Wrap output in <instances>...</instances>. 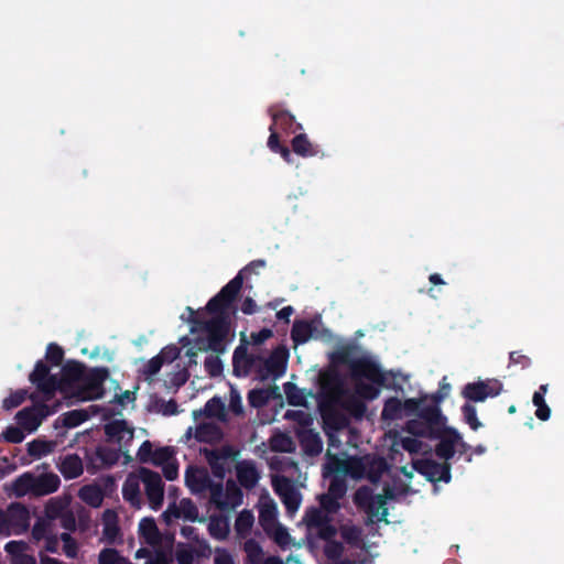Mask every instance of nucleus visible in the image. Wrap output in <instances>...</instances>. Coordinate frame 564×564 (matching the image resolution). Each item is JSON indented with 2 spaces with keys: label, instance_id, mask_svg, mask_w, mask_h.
I'll list each match as a JSON object with an SVG mask.
<instances>
[{
  "label": "nucleus",
  "instance_id": "f257e3e1",
  "mask_svg": "<svg viewBox=\"0 0 564 564\" xmlns=\"http://www.w3.org/2000/svg\"><path fill=\"white\" fill-rule=\"evenodd\" d=\"M246 273L247 267H243L232 280L207 302L206 311L214 316L209 319V328L205 332L206 337L195 338L194 348L197 350H212L216 354L225 351V341L229 330L228 312L232 308L242 288Z\"/></svg>",
  "mask_w": 564,
  "mask_h": 564
},
{
  "label": "nucleus",
  "instance_id": "f03ea898",
  "mask_svg": "<svg viewBox=\"0 0 564 564\" xmlns=\"http://www.w3.org/2000/svg\"><path fill=\"white\" fill-rule=\"evenodd\" d=\"M356 349L354 345L340 346L330 355V360L347 365L355 380L356 394L361 400L372 401L378 398L381 387H389L387 377H393V373L384 372L379 364L368 357L354 358Z\"/></svg>",
  "mask_w": 564,
  "mask_h": 564
},
{
  "label": "nucleus",
  "instance_id": "7ed1b4c3",
  "mask_svg": "<svg viewBox=\"0 0 564 564\" xmlns=\"http://www.w3.org/2000/svg\"><path fill=\"white\" fill-rule=\"evenodd\" d=\"M200 454L210 466L214 477L223 480L235 468L240 487L247 489V460H238L239 451L232 445L214 449L202 448Z\"/></svg>",
  "mask_w": 564,
  "mask_h": 564
},
{
  "label": "nucleus",
  "instance_id": "20e7f679",
  "mask_svg": "<svg viewBox=\"0 0 564 564\" xmlns=\"http://www.w3.org/2000/svg\"><path fill=\"white\" fill-rule=\"evenodd\" d=\"M109 369L106 367H95L87 369L79 384L72 393V397L79 401H94L102 399L106 393L105 381L109 378Z\"/></svg>",
  "mask_w": 564,
  "mask_h": 564
},
{
  "label": "nucleus",
  "instance_id": "39448f33",
  "mask_svg": "<svg viewBox=\"0 0 564 564\" xmlns=\"http://www.w3.org/2000/svg\"><path fill=\"white\" fill-rule=\"evenodd\" d=\"M30 399L33 404L20 410L15 414V420L18 425H20L24 431L32 433L37 430L45 417L55 413L59 403H56L54 406H50L47 404L48 401H43V399L39 401L37 393H32Z\"/></svg>",
  "mask_w": 564,
  "mask_h": 564
},
{
  "label": "nucleus",
  "instance_id": "423d86ee",
  "mask_svg": "<svg viewBox=\"0 0 564 564\" xmlns=\"http://www.w3.org/2000/svg\"><path fill=\"white\" fill-rule=\"evenodd\" d=\"M210 502L221 511L234 509L242 502L241 488L232 479L227 480L225 489L217 482L212 489Z\"/></svg>",
  "mask_w": 564,
  "mask_h": 564
},
{
  "label": "nucleus",
  "instance_id": "0eeeda50",
  "mask_svg": "<svg viewBox=\"0 0 564 564\" xmlns=\"http://www.w3.org/2000/svg\"><path fill=\"white\" fill-rule=\"evenodd\" d=\"M29 380L42 394L43 401L53 400L57 391V376L50 373V367L43 360L36 361Z\"/></svg>",
  "mask_w": 564,
  "mask_h": 564
},
{
  "label": "nucleus",
  "instance_id": "6e6552de",
  "mask_svg": "<svg viewBox=\"0 0 564 564\" xmlns=\"http://www.w3.org/2000/svg\"><path fill=\"white\" fill-rule=\"evenodd\" d=\"M138 474L139 479L144 485L145 495L151 509L155 511L159 510L164 499V484L161 475L147 467H140Z\"/></svg>",
  "mask_w": 564,
  "mask_h": 564
},
{
  "label": "nucleus",
  "instance_id": "1a4fd4ad",
  "mask_svg": "<svg viewBox=\"0 0 564 564\" xmlns=\"http://www.w3.org/2000/svg\"><path fill=\"white\" fill-rule=\"evenodd\" d=\"M502 383L498 379L479 380L467 383L462 391L463 398L471 402H484L501 393Z\"/></svg>",
  "mask_w": 564,
  "mask_h": 564
},
{
  "label": "nucleus",
  "instance_id": "9d476101",
  "mask_svg": "<svg viewBox=\"0 0 564 564\" xmlns=\"http://www.w3.org/2000/svg\"><path fill=\"white\" fill-rule=\"evenodd\" d=\"M85 364L78 360H67L61 369V377H57V390L72 395L87 371Z\"/></svg>",
  "mask_w": 564,
  "mask_h": 564
},
{
  "label": "nucleus",
  "instance_id": "9b49d317",
  "mask_svg": "<svg viewBox=\"0 0 564 564\" xmlns=\"http://www.w3.org/2000/svg\"><path fill=\"white\" fill-rule=\"evenodd\" d=\"M273 488L285 507L286 513L293 516L301 505V494L295 489L292 481L284 476L273 479Z\"/></svg>",
  "mask_w": 564,
  "mask_h": 564
},
{
  "label": "nucleus",
  "instance_id": "f8f14e48",
  "mask_svg": "<svg viewBox=\"0 0 564 564\" xmlns=\"http://www.w3.org/2000/svg\"><path fill=\"white\" fill-rule=\"evenodd\" d=\"M289 360V350L284 346H278L272 350L268 358L264 359L261 367V378H272L276 380L285 373Z\"/></svg>",
  "mask_w": 564,
  "mask_h": 564
},
{
  "label": "nucleus",
  "instance_id": "ddd939ff",
  "mask_svg": "<svg viewBox=\"0 0 564 564\" xmlns=\"http://www.w3.org/2000/svg\"><path fill=\"white\" fill-rule=\"evenodd\" d=\"M413 468L421 475H423L429 481H444L449 482L451 465L449 463H437L433 459H417L413 463Z\"/></svg>",
  "mask_w": 564,
  "mask_h": 564
},
{
  "label": "nucleus",
  "instance_id": "4468645a",
  "mask_svg": "<svg viewBox=\"0 0 564 564\" xmlns=\"http://www.w3.org/2000/svg\"><path fill=\"white\" fill-rule=\"evenodd\" d=\"M120 449L110 446L100 445L89 456L87 470L94 474L98 469L109 468L118 463Z\"/></svg>",
  "mask_w": 564,
  "mask_h": 564
},
{
  "label": "nucleus",
  "instance_id": "2eb2a0df",
  "mask_svg": "<svg viewBox=\"0 0 564 564\" xmlns=\"http://www.w3.org/2000/svg\"><path fill=\"white\" fill-rule=\"evenodd\" d=\"M185 484L194 494H200L212 489L217 482H214L206 468L188 466L185 471Z\"/></svg>",
  "mask_w": 564,
  "mask_h": 564
},
{
  "label": "nucleus",
  "instance_id": "dca6fc26",
  "mask_svg": "<svg viewBox=\"0 0 564 564\" xmlns=\"http://www.w3.org/2000/svg\"><path fill=\"white\" fill-rule=\"evenodd\" d=\"M440 442L435 446V455L446 462L455 455V446L460 441V434L453 427H443Z\"/></svg>",
  "mask_w": 564,
  "mask_h": 564
},
{
  "label": "nucleus",
  "instance_id": "f3484780",
  "mask_svg": "<svg viewBox=\"0 0 564 564\" xmlns=\"http://www.w3.org/2000/svg\"><path fill=\"white\" fill-rule=\"evenodd\" d=\"M6 510L11 520V528H13L14 535L25 533L30 527L29 509L21 502H11Z\"/></svg>",
  "mask_w": 564,
  "mask_h": 564
},
{
  "label": "nucleus",
  "instance_id": "a211bd4d",
  "mask_svg": "<svg viewBox=\"0 0 564 564\" xmlns=\"http://www.w3.org/2000/svg\"><path fill=\"white\" fill-rule=\"evenodd\" d=\"M259 523L262 527L263 531H268L278 522V507L275 501L269 496V494H264L260 497L259 503Z\"/></svg>",
  "mask_w": 564,
  "mask_h": 564
},
{
  "label": "nucleus",
  "instance_id": "6ab92c4d",
  "mask_svg": "<svg viewBox=\"0 0 564 564\" xmlns=\"http://www.w3.org/2000/svg\"><path fill=\"white\" fill-rule=\"evenodd\" d=\"M365 467L364 478H367L373 485L379 484L383 474L390 468L387 459L377 455H366Z\"/></svg>",
  "mask_w": 564,
  "mask_h": 564
},
{
  "label": "nucleus",
  "instance_id": "aec40b11",
  "mask_svg": "<svg viewBox=\"0 0 564 564\" xmlns=\"http://www.w3.org/2000/svg\"><path fill=\"white\" fill-rule=\"evenodd\" d=\"M139 534L153 549L162 547L163 536L153 518H143L139 523Z\"/></svg>",
  "mask_w": 564,
  "mask_h": 564
},
{
  "label": "nucleus",
  "instance_id": "412c9836",
  "mask_svg": "<svg viewBox=\"0 0 564 564\" xmlns=\"http://www.w3.org/2000/svg\"><path fill=\"white\" fill-rule=\"evenodd\" d=\"M194 437L199 443L217 444L223 440L224 433L216 423L204 422L195 427Z\"/></svg>",
  "mask_w": 564,
  "mask_h": 564
},
{
  "label": "nucleus",
  "instance_id": "4be33fe9",
  "mask_svg": "<svg viewBox=\"0 0 564 564\" xmlns=\"http://www.w3.org/2000/svg\"><path fill=\"white\" fill-rule=\"evenodd\" d=\"M274 130H281L288 134L302 130L301 123L296 122L295 117L288 110H278L272 113V124Z\"/></svg>",
  "mask_w": 564,
  "mask_h": 564
},
{
  "label": "nucleus",
  "instance_id": "5701e85b",
  "mask_svg": "<svg viewBox=\"0 0 564 564\" xmlns=\"http://www.w3.org/2000/svg\"><path fill=\"white\" fill-rule=\"evenodd\" d=\"M61 485V479L56 474L34 475L33 495L46 496L55 492Z\"/></svg>",
  "mask_w": 564,
  "mask_h": 564
},
{
  "label": "nucleus",
  "instance_id": "b1692460",
  "mask_svg": "<svg viewBox=\"0 0 564 564\" xmlns=\"http://www.w3.org/2000/svg\"><path fill=\"white\" fill-rule=\"evenodd\" d=\"M172 514L175 518L184 517L186 520L195 522L199 521L197 506L188 498H184L180 502V507L173 505L164 513V518L169 521V517Z\"/></svg>",
  "mask_w": 564,
  "mask_h": 564
},
{
  "label": "nucleus",
  "instance_id": "393cba45",
  "mask_svg": "<svg viewBox=\"0 0 564 564\" xmlns=\"http://www.w3.org/2000/svg\"><path fill=\"white\" fill-rule=\"evenodd\" d=\"M419 420H422L433 427H438V431H443L445 424V417L442 415L437 404H425L423 401L420 410L416 413Z\"/></svg>",
  "mask_w": 564,
  "mask_h": 564
},
{
  "label": "nucleus",
  "instance_id": "a878e982",
  "mask_svg": "<svg viewBox=\"0 0 564 564\" xmlns=\"http://www.w3.org/2000/svg\"><path fill=\"white\" fill-rule=\"evenodd\" d=\"M232 368L237 377L247 376V330L240 332V344L232 356Z\"/></svg>",
  "mask_w": 564,
  "mask_h": 564
},
{
  "label": "nucleus",
  "instance_id": "bb28decb",
  "mask_svg": "<svg viewBox=\"0 0 564 564\" xmlns=\"http://www.w3.org/2000/svg\"><path fill=\"white\" fill-rule=\"evenodd\" d=\"M404 430L413 436L427 437L431 440H434L441 435L438 427L435 429L426 422L419 420L417 417L409 420L405 423Z\"/></svg>",
  "mask_w": 564,
  "mask_h": 564
},
{
  "label": "nucleus",
  "instance_id": "cd10ccee",
  "mask_svg": "<svg viewBox=\"0 0 564 564\" xmlns=\"http://www.w3.org/2000/svg\"><path fill=\"white\" fill-rule=\"evenodd\" d=\"M59 471L66 479L79 477L84 471L80 457L76 454L66 455L61 463Z\"/></svg>",
  "mask_w": 564,
  "mask_h": 564
},
{
  "label": "nucleus",
  "instance_id": "c85d7f7f",
  "mask_svg": "<svg viewBox=\"0 0 564 564\" xmlns=\"http://www.w3.org/2000/svg\"><path fill=\"white\" fill-rule=\"evenodd\" d=\"M291 145L293 152L303 158L316 156L319 153L318 147L313 144L305 133L296 134Z\"/></svg>",
  "mask_w": 564,
  "mask_h": 564
},
{
  "label": "nucleus",
  "instance_id": "c756f323",
  "mask_svg": "<svg viewBox=\"0 0 564 564\" xmlns=\"http://www.w3.org/2000/svg\"><path fill=\"white\" fill-rule=\"evenodd\" d=\"M314 326L312 322L295 319L291 329V339L295 346L305 344L313 336Z\"/></svg>",
  "mask_w": 564,
  "mask_h": 564
},
{
  "label": "nucleus",
  "instance_id": "7c9ffc66",
  "mask_svg": "<svg viewBox=\"0 0 564 564\" xmlns=\"http://www.w3.org/2000/svg\"><path fill=\"white\" fill-rule=\"evenodd\" d=\"M141 481L138 477L129 476L122 486V496L123 499L129 502L132 507L140 508L141 498H140V485Z\"/></svg>",
  "mask_w": 564,
  "mask_h": 564
},
{
  "label": "nucleus",
  "instance_id": "2f4dec72",
  "mask_svg": "<svg viewBox=\"0 0 564 564\" xmlns=\"http://www.w3.org/2000/svg\"><path fill=\"white\" fill-rule=\"evenodd\" d=\"M300 442L304 453L308 456H317L323 451V441L319 435L313 431H308L302 435Z\"/></svg>",
  "mask_w": 564,
  "mask_h": 564
},
{
  "label": "nucleus",
  "instance_id": "473e14b6",
  "mask_svg": "<svg viewBox=\"0 0 564 564\" xmlns=\"http://www.w3.org/2000/svg\"><path fill=\"white\" fill-rule=\"evenodd\" d=\"M365 456H351L345 459L344 476H350L354 479H361L365 477Z\"/></svg>",
  "mask_w": 564,
  "mask_h": 564
},
{
  "label": "nucleus",
  "instance_id": "72a5a7b5",
  "mask_svg": "<svg viewBox=\"0 0 564 564\" xmlns=\"http://www.w3.org/2000/svg\"><path fill=\"white\" fill-rule=\"evenodd\" d=\"M330 518L332 517H329L319 508L311 507L306 509L305 514L303 517V521L306 524L307 529L311 531L317 529L319 525L324 524Z\"/></svg>",
  "mask_w": 564,
  "mask_h": 564
},
{
  "label": "nucleus",
  "instance_id": "f704fd0d",
  "mask_svg": "<svg viewBox=\"0 0 564 564\" xmlns=\"http://www.w3.org/2000/svg\"><path fill=\"white\" fill-rule=\"evenodd\" d=\"M56 443L53 441L33 440L28 443V454L34 458H41L48 455L55 448Z\"/></svg>",
  "mask_w": 564,
  "mask_h": 564
},
{
  "label": "nucleus",
  "instance_id": "c9c22d12",
  "mask_svg": "<svg viewBox=\"0 0 564 564\" xmlns=\"http://www.w3.org/2000/svg\"><path fill=\"white\" fill-rule=\"evenodd\" d=\"M278 387L253 389L249 391V405L260 408L265 405L276 394Z\"/></svg>",
  "mask_w": 564,
  "mask_h": 564
},
{
  "label": "nucleus",
  "instance_id": "e433bc0d",
  "mask_svg": "<svg viewBox=\"0 0 564 564\" xmlns=\"http://www.w3.org/2000/svg\"><path fill=\"white\" fill-rule=\"evenodd\" d=\"M269 130L268 148L272 152L279 153L285 162L290 163L292 161L291 150L280 142V137L273 126H270Z\"/></svg>",
  "mask_w": 564,
  "mask_h": 564
},
{
  "label": "nucleus",
  "instance_id": "4c0bfd02",
  "mask_svg": "<svg viewBox=\"0 0 564 564\" xmlns=\"http://www.w3.org/2000/svg\"><path fill=\"white\" fill-rule=\"evenodd\" d=\"M129 433L130 437H132V431H130L127 426L126 421L123 420H115L105 425V434L111 441H116L120 443L123 438V434Z\"/></svg>",
  "mask_w": 564,
  "mask_h": 564
},
{
  "label": "nucleus",
  "instance_id": "58836bf2",
  "mask_svg": "<svg viewBox=\"0 0 564 564\" xmlns=\"http://www.w3.org/2000/svg\"><path fill=\"white\" fill-rule=\"evenodd\" d=\"M34 475L24 473L12 484V490L17 497H23L26 494L33 495Z\"/></svg>",
  "mask_w": 564,
  "mask_h": 564
},
{
  "label": "nucleus",
  "instance_id": "ea45409f",
  "mask_svg": "<svg viewBox=\"0 0 564 564\" xmlns=\"http://www.w3.org/2000/svg\"><path fill=\"white\" fill-rule=\"evenodd\" d=\"M283 390L288 400V403L292 406H304L306 405V397L303 390L293 382H285Z\"/></svg>",
  "mask_w": 564,
  "mask_h": 564
},
{
  "label": "nucleus",
  "instance_id": "a19ab883",
  "mask_svg": "<svg viewBox=\"0 0 564 564\" xmlns=\"http://www.w3.org/2000/svg\"><path fill=\"white\" fill-rule=\"evenodd\" d=\"M205 415L208 417H216L219 421H226V406L219 397L209 399L204 408Z\"/></svg>",
  "mask_w": 564,
  "mask_h": 564
},
{
  "label": "nucleus",
  "instance_id": "79ce46f5",
  "mask_svg": "<svg viewBox=\"0 0 564 564\" xmlns=\"http://www.w3.org/2000/svg\"><path fill=\"white\" fill-rule=\"evenodd\" d=\"M186 311L188 313V317L185 318L183 314L181 318L191 324V334L205 333L209 328V319L200 317L191 306H187Z\"/></svg>",
  "mask_w": 564,
  "mask_h": 564
},
{
  "label": "nucleus",
  "instance_id": "37998d69",
  "mask_svg": "<svg viewBox=\"0 0 564 564\" xmlns=\"http://www.w3.org/2000/svg\"><path fill=\"white\" fill-rule=\"evenodd\" d=\"M340 535L343 540L351 546L359 547L362 544V530L357 525H341Z\"/></svg>",
  "mask_w": 564,
  "mask_h": 564
},
{
  "label": "nucleus",
  "instance_id": "c03bdc74",
  "mask_svg": "<svg viewBox=\"0 0 564 564\" xmlns=\"http://www.w3.org/2000/svg\"><path fill=\"white\" fill-rule=\"evenodd\" d=\"M382 419L384 420H398L402 417V401L395 397H391L386 400L382 409Z\"/></svg>",
  "mask_w": 564,
  "mask_h": 564
},
{
  "label": "nucleus",
  "instance_id": "a18cd8bd",
  "mask_svg": "<svg viewBox=\"0 0 564 564\" xmlns=\"http://www.w3.org/2000/svg\"><path fill=\"white\" fill-rule=\"evenodd\" d=\"M345 471V459L339 458L337 455L327 453V462L324 465L323 476H335L339 475L344 477Z\"/></svg>",
  "mask_w": 564,
  "mask_h": 564
},
{
  "label": "nucleus",
  "instance_id": "49530a36",
  "mask_svg": "<svg viewBox=\"0 0 564 564\" xmlns=\"http://www.w3.org/2000/svg\"><path fill=\"white\" fill-rule=\"evenodd\" d=\"M167 541V547H156L154 549L153 556L148 558L145 564H170L172 561L171 557V551H172V543H173V535H170L166 538Z\"/></svg>",
  "mask_w": 564,
  "mask_h": 564
},
{
  "label": "nucleus",
  "instance_id": "de8ad7c7",
  "mask_svg": "<svg viewBox=\"0 0 564 564\" xmlns=\"http://www.w3.org/2000/svg\"><path fill=\"white\" fill-rule=\"evenodd\" d=\"M79 497L91 507H99L102 502V492L96 486H84L79 490Z\"/></svg>",
  "mask_w": 564,
  "mask_h": 564
},
{
  "label": "nucleus",
  "instance_id": "09e8293b",
  "mask_svg": "<svg viewBox=\"0 0 564 564\" xmlns=\"http://www.w3.org/2000/svg\"><path fill=\"white\" fill-rule=\"evenodd\" d=\"M375 499L376 495H373L372 490L367 486L358 488L352 497L354 503L362 511L369 507Z\"/></svg>",
  "mask_w": 564,
  "mask_h": 564
},
{
  "label": "nucleus",
  "instance_id": "8fccbe9b",
  "mask_svg": "<svg viewBox=\"0 0 564 564\" xmlns=\"http://www.w3.org/2000/svg\"><path fill=\"white\" fill-rule=\"evenodd\" d=\"M208 532L213 538L217 540L225 539L229 532L227 521L218 517L210 518L208 523Z\"/></svg>",
  "mask_w": 564,
  "mask_h": 564
},
{
  "label": "nucleus",
  "instance_id": "3c124183",
  "mask_svg": "<svg viewBox=\"0 0 564 564\" xmlns=\"http://www.w3.org/2000/svg\"><path fill=\"white\" fill-rule=\"evenodd\" d=\"M344 408L356 420H361L367 411V405L364 402V400L356 397L347 399L344 404Z\"/></svg>",
  "mask_w": 564,
  "mask_h": 564
},
{
  "label": "nucleus",
  "instance_id": "603ef678",
  "mask_svg": "<svg viewBox=\"0 0 564 564\" xmlns=\"http://www.w3.org/2000/svg\"><path fill=\"white\" fill-rule=\"evenodd\" d=\"M88 419V415L83 410H72L64 413L61 417L62 424L65 427L73 429L82 423H84Z\"/></svg>",
  "mask_w": 564,
  "mask_h": 564
},
{
  "label": "nucleus",
  "instance_id": "864d4df0",
  "mask_svg": "<svg viewBox=\"0 0 564 564\" xmlns=\"http://www.w3.org/2000/svg\"><path fill=\"white\" fill-rule=\"evenodd\" d=\"M346 492H347V484H346L345 478L339 475H335L334 477H332L326 494L340 500L345 497Z\"/></svg>",
  "mask_w": 564,
  "mask_h": 564
},
{
  "label": "nucleus",
  "instance_id": "5fc2aeb1",
  "mask_svg": "<svg viewBox=\"0 0 564 564\" xmlns=\"http://www.w3.org/2000/svg\"><path fill=\"white\" fill-rule=\"evenodd\" d=\"M247 508L242 509L236 519V530L240 538L239 546L247 552Z\"/></svg>",
  "mask_w": 564,
  "mask_h": 564
},
{
  "label": "nucleus",
  "instance_id": "6e6d98bb",
  "mask_svg": "<svg viewBox=\"0 0 564 564\" xmlns=\"http://www.w3.org/2000/svg\"><path fill=\"white\" fill-rule=\"evenodd\" d=\"M318 501H319V509L323 510L324 512H326L332 518L341 508L339 500L327 495L326 492L322 494L318 497Z\"/></svg>",
  "mask_w": 564,
  "mask_h": 564
},
{
  "label": "nucleus",
  "instance_id": "4d7b16f0",
  "mask_svg": "<svg viewBox=\"0 0 564 564\" xmlns=\"http://www.w3.org/2000/svg\"><path fill=\"white\" fill-rule=\"evenodd\" d=\"M279 546H286L290 543V534L288 530L280 523L274 524L268 531H264Z\"/></svg>",
  "mask_w": 564,
  "mask_h": 564
},
{
  "label": "nucleus",
  "instance_id": "13d9d810",
  "mask_svg": "<svg viewBox=\"0 0 564 564\" xmlns=\"http://www.w3.org/2000/svg\"><path fill=\"white\" fill-rule=\"evenodd\" d=\"M45 359L54 367L61 366L64 359L63 348L56 343H50L46 347Z\"/></svg>",
  "mask_w": 564,
  "mask_h": 564
},
{
  "label": "nucleus",
  "instance_id": "bf43d9fd",
  "mask_svg": "<svg viewBox=\"0 0 564 564\" xmlns=\"http://www.w3.org/2000/svg\"><path fill=\"white\" fill-rule=\"evenodd\" d=\"M26 394L28 392L24 389H19L11 392L10 395L3 400L2 408L7 411H10L20 406L25 401Z\"/></svg>",
  "mask_w": 564,
  "mask_h": 564
},
{
  "label": "nucleus",
  "instance_id": "052dcab7",
  "mask_svg": "<svg viewBox=\"0 0 564 564\" xmlns=\"http://www.w3.org/2000/svg\"><path fill=\"white\" fill-rule=\"evenodd\" d=\"M65 505L62 500L52 498L45 505V516L50 520H55L62 517L65 512Z\"/></svg>",
  "mask_w": 564,
  "mask_h": 564
},
{
  "label": "nucleus",
  "instance_id": "680f3d73",
  "mask_svg": "<svg viewBox=\"0 0 564 564\" xmlns=\"http://www.w3.org/2000/svg\"><path fill=\"white\" fill-rule=\"evenodd\" d=\"M344 550L343 543L334 539L326 542L324 546V555L330 561H337L341 558Z\"/></svg>",
  "mask_w": 564,
  "mask_h": 564
},
{
  "label": "nucleus",
  "instance_id": "e2e57ef3",
  "mask_svg": "<svg viewBox=\"0 0 564 564\" xmlns=\"http://www.w3.org/2000/svg\"><path fill=\"white\" fill-rule=\"evenodd\" d=\"M462 412L465 422L470 426L471 430L477 431L481 426V423L477 417V410L473 404L465 403L462 406Z\"/></svg>",
  "mask_w": 564,
  "mask_h": 564
},
{
  "label": "nucleus",
  "instance_id": "0e129e2a",
  "mask_svg": "<svg viewBox=\"0 0 564 564\" xmlns=\"http://www.w3.org/2000/svg\"><path fill=\"white\" fill-rule=\"evenodd\" d=\"M2 437L8 443L19 444L25 438V434L20 425H10L2 432Z\"/></svg>",
  "mask_w": 564,
  "mask_h": 564
},
{
  "label": "nucleus",
  "instance_id": "69168bd1",
  "mask_svg": "<svg viewBox=\"0 0 564 564\" xmlns=\"http://www.w3.org/2000/svg\"><path fill=\"white\" fill-rule=\"evenodd\" d=\"M59 540L64 543V553L69 558H75L78 554V545L75 539L68 532H63Z\"/></svg>",
  "mask_w": 564,
  "mask_h": 564
},
{
  "label": "nucleus",
  "instance_id": "338daca9",
  "mask_svg": "<svg viewBox=\"0 0 564 564\" xmlns=\"http://www.w3.org/2000/svg\"><path fill=\"white\" fill-rule=\"evenodd\" d=\"M204 367L210 377H218L223 372V362L218 356L210 355L206 357Z\"/></svg>",
  "mask_w": 564,
  "mask_h": 564
},
{
  "label": "nucleus",
  "instance_id": "774afa93",
  "mask_svg": "<svg viewBox=\"0 0 564 564\" xmlns=\"http://www.w3.org/2000/svg\"><path fill=\"white\" fill-rule=\"evenodd\" d=\"M262 546L253 539H249V564H262L264 561Z\"/></svg>",
  "mask_w": 564,
  "mask_h": 564
}]
</instances>
